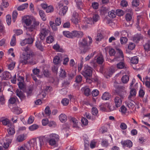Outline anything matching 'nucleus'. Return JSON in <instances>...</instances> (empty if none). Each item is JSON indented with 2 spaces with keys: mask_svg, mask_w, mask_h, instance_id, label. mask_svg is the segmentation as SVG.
Listing matches in <instances>:
<instances>
[{
  "mask_svg": "<svg viewBox=\"0 0 150 150\" xmlns=\"http://www.w3.org/2000/svg\"><path fill=\"white\" fill-rule=\"evenodd\" d=\"M29 48L25 47L24 51L21 56L19 62L23 65L28 64L33 65L37 63L35 54Z\"/></svg>",
  "mask_w": 150,
  "mask_h": 150,
  "instance_id": "nucleus-1",
  "label": "nucleus"
},
{
  "mask_svg": "<svg viewBox=\"0 0 150 150\" xmlns=\"http://www.w3.org/2000/svg\"><path fill=\"white\" fill-rule=\"evenodd\" d=\"M45 139L49 145L51 146L55 145L58 141L59 136L56 134L52 133L45 136Z\"/></svg>",
  "mask_w": 150,
  "mask_h": 150,
  "instance_id": "nucleus-2",
  "label": "nucleus"
},
{
  "mask_svg": "<svg viewBox=\"0 0 150 150\" xmlns=\"http://www.w3.org/2000/svg\"><path fill=\"white\" fill-rule=\"evenodd\" d=\"M69 4V2L67 0H62L58 4V6L59 11V15L61 16L64 15L68 10V7L67 6Z\"/></svg>",
  "mask_w": 150,
  "mask_h": 150,
  "instance_id": "nucleus-3",
  "label": "nucleus"
},
{
  "mask_svg": "<svg viewBox=\"0 0 150 150\" xmlns=\"http://www.w3.org/2000/svg\"><path fill=\"white\" fill-rule=\"evenodd\" d=\"M81 74L86 78L90 77L92 74V68L85 64Z\"/></svg>",
  "mask_w": 150,
  "mask_h": 150,
  "instance_id": "nucleus-4",
  "label": "nucleus"
},
{
  "mask_svg": "<svg viewBox=\"0 0 150 150\" xmlns=\"http://www.w3.org/2000/svg\"><path fill=\"white\" fill-rule=\"evenodd\" d=\"M88 38L89 39L88 42H87V40L85 38H83L81 40H80L79 42V45L80 47H88L91 46L93 40L91 37L88 36Z\"/></svg>",
  "mask_w": 150,
  "mask_h": 150,
  "instance_id": "nucleus-5",
  "label": "nucleus"
},
{
  "mask_svg": "<svg viewBox=\"0 0 150 150\" xmlns=\"http://www.w3.org/2000/svg\"><path fill=\"white\" fill-rule=\"evenodd\" d=\"M36 140L35 139H32L26 144H25L27 150H33L34 149L35 147L38 148Z\"/></svg>",
  "mask_w": 150,
  "mask_h": 150,
  "instance_id": "nucleus-6",
  "label": "nucleus"
},
{
  "mask_svg": "<svg viewBox=\"0 0 150 150\" xmlns=\"http://www.w3.org/2000/svg\"><path fill=\"white\" fill-rule=\"evenodd\" d=\"M39 24V22L38 21H35L33 22V24L30 27H28L27 29L28 31L30 32H33V34H32V37H33L35 35V32L34 30L37 29Z\"/></svg>",
  "mask_w": 150,
  "mask_h": 150,
  "instance_id": "nucleus-7",
  "label": "nucleus"
},
{
  "mask_svg": "<svg viewBox=\"0 0 150 150\" xmlns=\"http://www.w3.org/2000/svg\"><path fill=\"white\" fill-rule=\"evenodd\" d=\"M50 33V30L46 28H42L40 30L39 34V37L41 40H43L46 36Z\"/></svg>",
  "mask_w": 150,
  "mask_h": 150,
  "instance_id": "nucleus-8",
  "label": "nucleus"
},
{
  "mask_svg": "<svg viewBox=\"0 0 150 150\" xmlns=\"http://www.w3.org/2000/svg\"><path fill=\"white\" fill-rule=\"evenodd\" d=\"M100 19V17L99 15L95 14L93 15L92 18H87V23L88 24H94L95 22L98 21Z\"/></svg>",
  "mask_w": 150,
  "mask_h": 150,
  "instance_id": "nucleus-9",
  "label": "nucleus"
},
{
  "mask_svg": "<svg viewBox=\"0 0 150 150\" xmlns=\"http://www.w3.org/2000/svg\"><path fill=\"white\" fill-rule=\"evenodd\" d=\"M116 50H117L118 52L119 53L120 56L118 57H115L113 59V61H120L123 60L124 56L122 50L118 47H117Z\"/></svg>",
  "mask_w": 150,
  "mask_h": 150,
  "instance_id": "nucleus-10",
  "label": "nucleus"
},
{
  "mask_svg": "<svg viewBox=\"0 0 150 150\" xmlns=\"http://www.w3.org/2000/svg\"><path fill=\"white\" fill-rule=\"evenodd\" d=\"M33 38L31 37V38L25 39L20 42V44L21 46H24L27 44H32L34 40Z\"/></svg>",
  "mask_w": 150,
  "mask_h": 150,
  "instance_id": "nucleus-11",
  "label": "nucleus"
},
{
  "mask_svg": "<svg viewBox=\"0 0 150 150\" xmlns=\"http://www.w3.org/2000/svg\"><path fill=\"white\" fill-rule=\"evenodd\" d=\"M72 38H81L83 35V33L81 31L74 30L72 31Z\"/></svg>",
  "mask_w": 150,
  "mask_h": 150,
  "instance_id": "nucleus-12",
  "label": "nucleus"
},
{
  "mask_svg": "<svg viewBox=\"0 0 150 150\" xmlns=\"http://www.w3.org/2000/svg\"><path fill=\"white\" fill-rule=\"evenodd\" d=\"M144 38L143 35L140 33H137L134 35L132 37V40L134 42L138 43L140 40H142Z\"/></svg>",
  "mask_w": 150,
  "mask_h": 150,
  "instance_id": "nucleus-13",
  "label": "nucleus"
},
{
  "mask_svg": "<svg viewBox=\"0 0 150 150\" xmlns=\"http://www.w3.org/2000/svg\"><path fill=\"white\" fill-rule=\"evenodd\" d=\"M100 110L103 111H106L107 110L110 108V105L109 103H102L99 105Z\"/></svg>",
  "mask_w": 150,
  "mask_h": 150,
  "instance_id": "nucleus-14",
  "label": "nucleus"
},
{
  "mask_svg": "<svg viewBox=\"0 0 150 150\" xmlns=\"http://www.w3.org/2000/svg\"><path fill=\"white\" fill-rule=\"evenodd\" d=\"M121 143L124 147H127L129 148L131 147L133 145L132 142L129 140L122 141Z\"/></svg>",
  "mask_w": 150,
  "mask_h": 150,
  "instance_id": "nucleus-15",
  "label": "nucleus"
},
{
  "mask_svg": "<svg viewBox=\"0 0 150 150\" xmlns=\"http://www.w3.org/2000/svg\"><path fill=\"white\" fill-rule=\"evenodd\" d=\"M23 21L27 26H29L32 23V21L28 16H24L23 18Z\"/></svg>",
  "mask_w": 150,
  "mask_h": 150,
  "instance_id": "nucleus-16",
  "label": "nucleus"
},
{
  "mask_svg": "<svg viewBox=\"0 0 150 150\" xmlns=\"http://www.w3.org/2000/svg\"><path fill=\"white\" fill-rule=\"evenodd\" d=\"M114 103L117 108L119 107L122 104V100L120 97L116 96L114 98Z\"/></svg>",
  "mask_w": 150,
  "mask_h": 150,
  "instance_id": "nucleus-17",
  "label": "nucleus"
},
{
  "mask_svg": "<svg viewBox=\"0 0 150 150\" xmlns=\"http://www.w3.org/2000/svg\"><path fill=\"white\" fill-rule=\"evenodd\" d=\"M2 77L4 80H8L11 77V73L8 71H4L2 73Z\"/></svg>",
  "mask_w": 150,
  "mask_h": 150,
  "instance_id": "nucleus-18",
  "label": "nucleus"
},
{
  "mask_svg": "<svg viewBox=\"0 0 150 150\" xmlns=\"http://www.w3.org/2000/svg\"><path fill=\"white\" fill-rule=\"evenodd\" d=\"M78 14L77 13H74L73 14L72 17L71 19L72 22L75 24H76L79 22Z\"/></svg>",
  "mask_w": 150,
  "mask_h": 150,
  "instance_id": "nucleus-19",
  "label": "nucleus"
},
{
  "mask_svg": "<svg viewBox=\"0 0 150 150\" xmlns=\"http://www.w3.org/2000/svg\"><path fill=\"white\" fill-rule=\"evenodd\" d=\"M81 90L83 92L84 94L86 96H88L91 94L90 90L88 88L83 87L81 88Z\"/></svg>",
  "mask_w": 150,
  "mask_h": 150,
  "instance_id": "nucleus-20",
  "label": "nucleus"
},
{
  "mask_svg": "<svg viewBox=\"0 0 150 150\" xmlns=\"http://www.w3.org/2000/svg\"><path fill=\"white\" fill-rule=\"evenodd\" d=\"M10 127L7 129V132L9 135H13L15 132L14 127L13 125H11L9 126Z\"/></svg>",
  "mask_w": 150,
  "mask_h": 150,
  "instance_id": "nucleus-21",
  "label": "nucleus"
},
{
  "mask_svg": "<svg viewBox=\"0 0 150 150\" xmlns=\"http://www.w3.org/2000/svg\"><path fill=\"white\" fill-rule=\"evenodd\" d=\"M130 89H131L130 92V95L128 96V98L129 100H131L132 97H134L136 96V91L135 89L134 88H131Z\"/></svg>",
  "mask_w": 150,
  "mask_h": 150,
  "instance_id": "nucleus-22",
  "label": "nucleus"
},
{
  "mask_svg": "<svg viewBox=\"0 0 150 150\" xmlns=\"http://www.w3.org/2000/svg\"><path fill=\"white\" fill-rule=\"evenodd\" d=\"M26 135L24 134L18 135L17 137V141L19 142H21L26 139Z\"/></svg>",
  "mask_w": 150,
  "mask_h": 150,
  "instance_id": "nucleus-23",
  "label": "nucleus"
},
{
  "mask_svg": "<svg viewBox=\"0 0 150 150\" xmlns=\"http://www.w3.org/2000/svg\"><path fill=\"white\" fill-rule=\"evenodd\" d=\"M16 93L17 96L21 100H22L24 99L25 96L22 91H19L18 90H17Z\"/></svg>",
  "mask_w": 150,
  "mask_h": 150,
  "instance_id": "nucleus-24",
  "label": "nucleus"
},
{
  "mask_svg": "<svg viewBox=\"0 0 150 150\" xmlns=\"http://www.w3.org/2000/svg\"><path fill=\"white\" fill-rule=\"evenodd\" d=\"M63 35L66 37L69 38H72V31L70 32L69 31H64L63 32Z\"/></svg>",
  "mask_w": 150,
  "mask_h": 150,
  "instance_id": "nucleus-25",
  "label": "nucleus"
},
{
  "mask_svg": "<svg viewBox=\"0 0 150 150\" xmlns=\"http://www.w3.org/2000/svg\"><path fill=\"white\" fill-rule=\"evenodd\" d=\"M32 71L35 75H36L37 77L40 78L42 77V76L39 74L40 72V70L39 69L37 68L34 69Z\"/></svg>",
  "mask_w": 150,
  "mask_h": 150,
  "instance_id": "nucleus-26",
  "label": "nucleus"
},
{
  "mask_svg": "<svg viewBox=\"0 0 150 150\" xmlns=\"http://www.w3.org/2000/svg\"><path fill=\"white\" fill-rule=\"evenodd\" d=\"M13 112L15 114L18 115L22 112L21 109L18 107H14L12 110Z\"/></svg>",
  "mask_w": 150,
  "mask_h": 150,
  "instance_id": "nucleus-27",
  "label": "nucleus"
},
{
  "mask_svg": "<svg viewBox=\"0 0 150 150\" xmlns=\"http://www.w3.org/2000/svg\"><path fill=\"white\" fill-rule=\"evenodd\" d=\"M104 61L103 57V55H100L96 58V62L99 64H102Z\"/></svg>",
  "mask_w": 150,
  "mask_h": 150,
  "instance_id": "nucleus-28",
  "label": "nucleus"
},
{
  "mask_svg": "<svg viewBox=\"0 0 150 150\" xmlns=\"http://www.w3.org/2000/svg\"><path fill=\"white\" fill-rule=\"evenodd\" d=\"M59 118L61 122H64L66 121L67 117L65 114L62 113L59 116Z\"/></svg>",
  "mask_w": 150,
  "mask_h": 150,
  "instance_id": "nucleus-29",
  "label": "nucleus"
},
{
  "mask_svg": "<svg viewBox=\"0 0 150 150\" xmlns=\"http://www.w3.org/2000/svg\"><path fill=\"white\" fill-rule=\"evenodd\" d=\"M11 141L10 139H6V142H5L4 144L3 147L5 149L8 148L10 144L11 143Z\"/></svg>",
  "mask_w": 150,
  "mask_h": 150,
  "instance_id": "nucleus-30",
  "label": "nucleus"
},
{
  "mask_svg": "<svg viewBox=\"0 0 150 150\" xmlns=\"http://www.w3.org/2000/svg\"><path fill=\"white\" fill-rule=\"evenodd\" d=\"M1 122L4 125H7L8 127L12 125L11 124L9 120L7 119H4L1 120Z\"/></svg>",
  "mask_w": 150,
  "mask_h": 150,
  "instance_id": "nucleus-31",
  "label": "nucleus"
},
{
  "mask_svg": "<svg viewBox=\"0 0 150 150\" xmlns=\"http://www.w3.org/2000/svg\"><path fill=\"white\" fill-rule=\"evenodd\" d=\"M110 98L109 93L108 92H105L102 96V99L103 100H107Z\"/></svg>",
  "mask_w": 150,
  "mask_h": 150,
  "instance_id": "nucleus-32",
  "label": "nucleus"
},
{
  "mask_svg": "<svg viewBox=\"0 0 150 150\" xmlns=\"http://www.w3.org/2000/svg\"><path fill=\"white\" fill-rule=\"evenodd\" d=\"M108 16L109 17L112 18H114L116 16V13L115 12V10H112L109 12Z\"/></svg>",
  "mask_w": 150,
  "mask_h": 150,
  "instance_id": "nucleus-33",
  "label": "nucleus"
},
{
  "mask_svg": "<svg viewBox=\"0 0 150 150\" xmlns=\"http://www.w3.org/2000/svg\"><path fill=\"white\" fill-rule=\"evenodd\" d=\"M129 76L127 75H124L121 79L122 82L124 83H127L129 81Z\"/></svg>",
  "mask_w": 150,
  "mask_h": 150,
  "instance_id": "nucleus-34",
  "label": "nucleus"
},
{
  "mask_svg": "<svg viewBox=\"0 0 150 150\" xmlns=\"http://www.w3.org/2000/svg\"><path fill=\"white\" fill-rule=\"evenodd\" d=\"M39 13L42 20L44 21H45L46 19V18L44 11L42 10H40L39 11Z\"/></svg>",
  "mask_w": 150,
  "mask_h": 150,
  "instance_id": "nucleus-35",
  "label": "nucleus"
},
{
  "mask_svg": "<svg viewBox=\"0 0 150 150\" xmlns=\"http://www.w3.org/2000/svg\"><path fill=\"white\" fill-rule=\"evenodd\" d=\"M16 43V35H13L11 38L10 42V45L11 46H14L15 45Z\"/></svg>",
  "mask_w": 150,
  "mask_h": 150,
  "instance_id": "nucleus-36",
  "label": "nucleus"
},
{
  "mask_svg": "<svg viewBox=\"0 0 150 150\" xmlns=\"http://www.w3.org/2000/svg\"><path fill=\"white\" fill-rule=\"evenodd\" d=\"M139 58L137 56H134L132 57L131 59V62L134 64H136L138 63Z\"/></svg>",
  "mask_w": 150,
  "mask_h": 150,
  "instance_id": "nucleus-37",
  "label": "nucleus"
},
{
  "mask_svg": "<svg viewBox=\"0 0 150 150\" xmlns=\"http://www.w3.org/2000/svg\"><path fill=\"white\" fill-rule=\"evenodd\" d=\"M28 4L27 3H25L19 6L17 8L18 11H22L23 10L26 8L28 6Z\"/></svg>",
  "mask_w": 150,
  "mask_h": 150,
  "instance_id": "nucleus-38",
  "label": "nucleus"
},
{
  "mask_svg": "<svg viewBox=\"0 0 150 150\" xmlns=\"http://www.w3.org/2000/svg\"><path fill=\"white\" fill-rule=\"evenodd\" d=\"M52 29L54 31H56L57 30V25L52 21H50L49 23Z\"/></svg>",
  "mask_w": 150,
  "mask_h": 150,
  "instance_id": "nucleus-39",
  "label": "nucleus"
},
{
  "mask_svg": "<svg viewBox=\"0 0 150 150\" xmlns=\"http://www.w3.org/2000/svg\"><path fill=\"white\" fill-rule=\"evenodd\" d=\"M127 41L128 39L126 37H121L120 39V42L122 45L126 44L127 43Z\"/></svg>",
  "mask_w": 150,
  "mask_h": 150,
  "instance_id": "nucleus-40",
  "label": "nucleus"
},
{
  "mask_svg": "<svg viewBox=\"0 0 150 150\" xmlns=\"http://www.w3.org/2000/svg\"><path fill=\"white\" fill-rule=\"evenodd\" d=\"M103 38V36L102 34L100 33H98L96 38V40L97 41H100Z\"/></svg>",
  "mask_w": 150,
  "mask_h": 150,
  "instance_id": "nucleus-41",
  "label": "nucleus"
},
{
  "mask_svg": "<svg viewBox=\"0 0 150 150\" xmlns=\"http://www.w3.org/2000/svg\"><path fill=\"white\" fill-rule=\"evenodd\" d=\"M60 62V58L59 56H55L53 59L54 63L55 64H58Z\"/></svg>",
  "mask_w": 150,
  "mask_h": 150,
  "instance_id": "nucleus-42",
  "label": "nucleus"
},
{
  "mask_svg": "<svg viewBox=\"0 0 150 150\" xmlns=\"http://www.w3.org/2000/svg\"><path fill=\"white\" fill-rule=\"evenodd\" d=\"M39 127V126L36 124H34L29 127V129L30 131H33L37 129Z\"/></svg>",
  "mask_w": 150,
  "mask_h": 150,
  "instance_id": "nucleus-43",
  "label": "nucleus"
},
{
  "mask_svg": "<svg viewBox=\"0 0 150 150\" xmlns=\"http://www.w3.org/2000/svg\"><path fill=\"white\" fill-rule=\"evenodd\" d=\"M132 10H130V13H127L126 15V19L127 21H131L132 19Z\"/></svg>",
  "mask_w": 150,
  "mask_h": 150,
  "instance_id": "nucleus-44",
  "label": "nucleus"
},
{
  "mask_svg": "<svg viewBox=\"0 0 150 150\" xmlns=\"http://www.w3.org/2000/svg\"><path fill=\"white\" fill-rule=\"evenodd\" d=\"M45 114L47 116H50L51 113V111L50 109V108L48 106H47L45 108Z\"/></svg>",
  "mask_w": 150,
  "mask_h": 150,
  "instance_id": "nucleus-45",
  "label": "nucleus"
},
{
  "mask_svg": "<svg viewBox=\"0 0 150 150\" xmlns=\"http://www.w3.org/2000/svg\"><path fill=\"white\" fill-rule=\"evenodd\" d=\"M18 15V13L16 11H14L12 13V21L13 22H14L16 19Z\"/></svg>",
  "mask_w": 150,
  "mask_h": 150,
  "instance_id": "nucleus-46",
  "label": "nucleus"
},
{
  "mask_svg": "<svg viewBox=\"0 0 150 150\" xmlns=\"http://www.w3.org/2000/svg\"><path fill=\"white\" fill-rule=\"evenodd\" d=\"M69 100L68 99L64 98L62 99L61 101V103L63 105L67 106L69 103Z\"/></svg>",
  "mask_w": 150,
  "mask_h": 150,
  "instance_id": "nucleus-47",
  "label": "nucleus"
},
{
  "mask_svg": "<svg viewBox=\"0 0 150 150\" xmlns=\"http://www.w3.org/2000/svg\"><path fill=\"white\" fill-rule=\"evenodd\" d=\"M66 75V72L62 68L60 69L59 76L61 77H65Z\"/></svg>",
  "mask_w": 150,
  "mask_h": 150,
  "instance_id": "nucleus-48",
  "label": "nucleus"
},
{
  "mask_svg": "<svg viewBox=\"0 0 150 150\" xmlns=\"http://www.w3.org/2000/svg\"><path fill=\"white\" fill-rule=\"evenodd\" d=\"M135 47H126V52L129 54H133L132 50L134 49Z\"/></svg>",
  "mask_w": 150,
  "mask_h": 150,
  "instance_id": "nucleus-49",
  "label": "nucleus"
},
{
  "mask_svg": "<svg viewBox=\"0 0 150 150\" xmlns=\"http://www.w3.org/2000/svg\"><path fill=\"white\" fill-rule=\"evenodd\" d=\"M101 144L103 147H108L109 145L108 141L104 139L102 140Z\"/></svg>",
  "mask_w": 150,
  "mask_h": 150,
  "instance_id": "nucleus-50",
  "label": "nucleus"
},
{
  "mask_svg": "<svg viewBox=\"0 0 150 150\" xmlns=\"http://www.w3.org/2000/svg\"><path fill=\"white\" fill-rule=\"evenodd\" d=\"M6 21L8 25H10L11 22V17L10 15H8L6 16Z\"/></svg>",
  "mask_w": 150,
  "mask_h": 150,
  "instance_id": "nucleus-51",
  "label": "nucleus"
},
{
  "mask_svg": "<svg viewBox=\"0 0 150 150\" xmlns=\"http://www.w3.org/2000/svg\"><path fill=\"white\" fill-rule=\"evenodd\" d=\"M75 1L76 3L77 7L79 9H80L82 3L81 0H75Z\"/></svg>",
  "mask_w": 150,
  "mask_h": 150,
  "instance_id": "nucleus-52",
  "label": "nucleus"
},
{
  "mask_svg": "<svg viewBox=\"0 0 150 150\" xmlns=\"http://www.w3.org/2000/svg\"><path fill=\"white\" fill-rule=\"evenodd\" d=\"M43 74L44 76L47 77H49L50 74V72L47 69L43 70Z\"/></svg>",
  "mask_w": 150,
  "mask_h": 150,
  "instance_id": "nucleus-53",
  "label": "nucleus"
},
{
  "mask_svg": "<svg viewBox=\"0 0 150 150\" xmlns=\"http://www.w3.org/2000/svg\"><path fill=\"white\" fill-rule=\"evenodd\" d=\"M54 40V38L52 36H48L46 39V42L48 43H51Z\"/></svg>",
  "mask_w": 150,
  "mask_h": 150,
  "instance_id": "nucleus-54",
  "label": "nucleus"
},
{
  "mask_svg": "<svg viewBox=\"0 0 150 150\" xmlns=\"http://www.w3.org/2000/svg\"><path fill=\"white\" fill-rule=\"evenodd\" d=\"M91 112L93 115H96L98 113V109L95 107H93L91 109Z\"/></svg>",
  "mask_w": 150,
  "mask_h": 150,
  "instance_id": "nucleus-55",
  "label": "nucleus"
},
{
  "mask_svg": "<svg viewBox=\"0 0 150 150\" xmlns=\"http://www.w3.org/2000/svg\"><path fill=\"white\" fill-rule=\"evenodd\" d=\"M113 72V70L112 69H109L108 71L106 73V76H105L107 78L110 77L112 74Z\"/></svg>",
  "mask_w": 150,
  "mask_h": 150,
  "instance_id": "nucleus-56",
  "label": "nucleus"
},
{
  "mask_svg": "<svg viewBox=\"0 0 150 150\" xmlns=\"http://www.w3.org/2000/svg\"><path fill=\"white\" fill-rule=\"evenodd\" d=\"M48 125L50 127H54L56 125V122L53 121H50L49 122Z\"/></svg>",
  "mask_w": 150,
  "mask_h": 150,
  "instance_id": "nucleus-57",
  "label": "nucleus"
},
{
  "mask_svg": "<svg viewBox=\"0 0 150 150\" xmlns=\"http://www.w3.org/2000/svg\"><path fill=\"white\" fill-rule=\"evenodd\" d=\"M15 63L14 62H13L9 64L8 65V69L10 70H12L14 68L15 66Z\"/></svg>",
  "mask_w": 150,
  "mask_h": 150,
  "instance_id": "nucleus-58",
  "label": "nucleus"
},
{
  "mask_svg": "<svg viewBox=\"0 0 150 150\" xmlns=\"http://www.w3.org/2000/svg\"><path fill=\"white\" fill-rule=\"evenodd\" d=\"M120 111L122 114H125L127 111V109L124 105H122L120 108Z\"/></svg>",
  "mask_w": 150,
  "mask_h": 150,
  "instance_id": "nucleus-59",
  "label": "nucleus"
},
{
  "mask_svg": "<svg viewBox=\"0 0 150 150\" xmlns=\"http://www.w3.org/2000/svg\"><path fill=\"white\" fill-rule=\"evenodd\" d=\"M53 7L52 6H47L46 9V11L47 13L51 12L53 11Z\"/></svg>",
  "mask_w": 150,
  "mask_h": 150,
  "instance_id": "nucleus-60",
  "label": "nucleus"
},
{
  "mask_svg": "<svg viewBox=\"0 0 150 150\" xmlns=\"http://www.w3.org/2000/svg\"><path fill=\"white\" fill-rule=\"evenodd\" d=\"M115 12L116 13V15L119 16H121L123 15L124 12L121 9L117 10Z\"/></svg>",
  "mask_w": 150,
  "mask_h": 150,
  "instance_id": "nucleus-61",
  "label": "nucleus"
},
{
  "mask_svg": "<svg viewBox=\"0 0 150 150\" xmlns=\"http://www.w3.org/2000/svg\"><path fill=\"white\" fill-rule=\"evenodd\" d=\"M117 67L118 69H123L125 67L124 63L123 62H120L117 64Z\"/></svg>",
  "mask_w": 150,
  "mask_h": 150,
  "instance_id": "nucleus-62",
  "label": "nucleus"
},
{
  "mask_svg": "<svg viewBox=\"0 0 150 150\" xmlns=\"http://www.w3.org/2000/svg\"><path fill=\"white\" fill-rule=\"evenodd\" d=\"M99 93V91L97 89L94 90L92 92V95L93 97L97 96L98 95Z\"/></svg>",
  "mask_w": 150,
  "mask_h": 150,
  "instance_id": "nucleus-63",
  "label": "nucleus"
},
{
  "mask_svg": "<svg viewBox=\"0 0 150 150\" xmlns=\"http://www.w3.org/2000/svg\"><path fill=\"white\" fill-rule=\"evenodd\" d=\"M17 150H27L25 144L19 146Z\"/></svg>",
  "mask_w": 150,
  "mask_h": 150,
  "instance_id": "nucleus-64",
  "label": "nucleus"
}]
</instances>
